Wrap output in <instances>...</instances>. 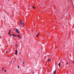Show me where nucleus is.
Segmentation results:
<instances>
[{
    "label": "nucleus",
    "mask_w": 74,
    "mask_h": 74,
    "mask_svg": "<svg viewBox=\"0 0 74 74\" xmlns=\"http://www.w3.org/2000/svg\"><path fill=\"white\" fill-rule=\"evenodd\" d=\"M53 73L54 74H55L56 73V71L55 70L54 71Z\"/></svg>",
    "instance_id": "nucleus-3"
},
{
    "label": "nucleus",
    "mask_w": 74,
    "mask_h": 74,
    "mask_svg": "<svg viewBox=\"0 0 74 74\" xmlns=\"http://www.w3.org/2000/svg\"><path fill=\"white\" fill-rule=\"evenodd\" d=\"M21 25H22V26H24V23H21Z\"/></svg>",
    "instance_id": "nucleus-6"
},
{
    "label": "nucleus",
    "mask_w": 74,
    "mask_h": 74,
    "mask_svg": "<svg viewBox=\"0 0 74 74\" xmlns=\"http://www.w3.org/2000/svg\"><path fill=\"white\" fill-rule=\"evenodd\" d=\"M16 37H19V38H20L21 37V36L19 35H18L16 36Z\"/></svg>",
    "instance_id": "nucleus-5"
},
{
    "label": "nucleus",
    "mask_w": 74,
    "mask_h": 74,
    "mask_svg": "<svg viewBox=\"0 0 74 74\" xmlns=\"http://www.w3.org/2000/svg\"><path fill=\"white\" fill-rule=\"evenodd\" d=\"M6 52H8V51H6Z\"/></svg>",
    "instance_id": "nucleus-19"
},
{
    "label": "nucleus",
    "mask_w": 74,
    "mask_h": 74,
    "mask_svg": "<svg viewBox=\"0 0 74 74\" xmlns=\"http://www.w3.org/2000/svg\"><path fill=\"white\" fill-rule=\"evenodd\" d=\"M3 69H4V68H3L2 70H3Z\"/></svg>",
    "instance_id": "nucleus-18"
},
{
    "label": "nucleus",
    "mask_w": 74,
    "mask_h": 74,
    "mask_svg": "<svg viewBox=\"0 0 74 74\" xmlns=\"http://www.w3.org/2000/svg\"><path fill=\"white\" fill-rule=\"evenodd\" d=\"M23 64H25V62H23Z\"/></svg>",
    "instance_id": "nucleus-14"
},
{
    "label": "nucleus",
    "mask_w": 74,
    "mask_h": 74,
    "mask_svg": "<svg viewBox=\"0 0 74 74\" xmlns=\"http://www.w3.org/2000/svg\"><path fill=\"white\" fill-rule=\"evenodd\" d=\"M5 72H6V71H7V70H5Z\"/></svg>",
    "instance_id": "nucleus-15"
},
{
    "label": "nucleus",
    "mask_w": 74,
    "mask_h": 74,
    "mask_svg": "<svg viewBox=\"0 0 74 74\" xmlns=\"http://www.w3.org/2000/svg\"><path fill=\"white\" fill-rule=\"evenodd\" d=\"M67 64H69V63L68 62H67Z\"/></svg>",
    "instance_id": "nucleus-17"
},
{
    "label": "nucleus",
    "mask_w": 74,
    "mask_h": 74,
    "mask_svg": "<svg viewBox=\"0 0 74 74\" xmlns=\"http://www.w3.org/2000/svg\"><path fill=\"white\" fill-rule=\"evenodd\" d=\"M32 8H33V9H35V5L33 6Z\"/></svg>",
    "instance_id": "nucleus-7"
},
{
    "label": "nucleus",
    "mask_w": 74,
    "mask_h": 74,
    "mask_svg": "<svg viewBox=\"0 0 74 74\" xmlns=\"http://www.w3.org/2000/svg\"><path fill=\"white\" fill-rule=\"evenodd\" d=\"M12 35L13 36H14V37H16V35H15L14 34H12Z\"/></svg>",
    "instance_id": "nucleus-8"
},
{
    "label": "nucleus",
    "mask_w": 74,
    "mask_h": 74,
    "mask_svg": "<svg viewBox=\"0 0 74 74\" xmlns=\"http://www.w3.org/2000/svg\"><path fill=\"white\" fill-rule=\"evenodd\" d=\"M20 23H21V24L22 23V20H21V21H20Z\"/></svg>",
    "instance_id": "nucleus-12"
},
{
    "label": "nucleus",
    "mask_w": 74,
    "mask_h": 74,
    "mask_svg": "<svg viewBox=\"0 0 74 74\" xmlns=\"http://www.w3.org/2000/svg\"><path fill=\"white\" fill-rule=\"evenodd\" d=\"M73 64H74V63H73Z\"/></svg>",
    "instance_id": "nucleus-21"
},
{
    "label": "nucleus",
    "mask_w": 74,
    "mask_h": 74,
    "mask_svg": "<svg viewBox=\"0 0 74 74\" xmlns=\"http://www.w3.org/2000/svg\"><path fill=\"white\" fill-rule=\"evenodd\" d=\"M58 65L59 66H61L60 65V63H59L58 64Z\"/></svg>",
    "instance_id": "nucleus-10"
},
{
    "label": "nucleus",
    "mask_w": 74,
    "mask_h": 74,
    "mask_svg": "<svg viewBox=\"0 0 74 74\" xmlns=\"http://www.w3.org/2000/svg\"><path fill=\"white\" fill-rule=\"evenodd\" d=\"M10 33H11V30H9V32H8V34H9V35H10V36H11V34H10Z\"/></svg>",
    "instance_id": "nucleus-2"
},
{
    "label": "nucleus",
    "mask_w": 74,
    "mask_h": 74,
    "mask_svg": "<svg viewBox=\"0 0 74 74\" xmlns=\"http://www.w3.org/2000/svg\"><path fill=\"white\" fill-rule=\"evenodd\" d=\"M16 53H15V55H17V53H18V51H17V50H16L15 51Z\"/></svg>",
    "instance_id": "nucleus-4"
},
{
    "label": "nucleus",
    "mask_w": 74,
    "mask_h": 74,
    "mask_svg": "<svg viewBox=\"0 0 74 74\" xmlns=\"http://www.w3.org/2000/svg\"><path fill=\"white\" fill-rule=\"evenodd\" d=\"M16 32L17 34H19L20 33V32H19V30L16 28Z\"/></svg>",
    "instance_id": "nucleus-1"
},
{
    "label": "nucleus",
    "mask_w": 74,
    "mask_h": 74,
    "mask_svg": "<svg viewBox=\"0 0 74 74\" xmlns=\"http://www.w3.org/2000/svg\"><path fill=\"white\" fill-rule=\"evenodd\" d=\"M18 69H19V66H18Z\"/></svg>",
    "instance_id": "nucleus-13"
},
{
    "label": "nucleus",
    "mask_w": 74,
    "mask_h": 74,
    "mask_svg": "<svg viewBox=\"0 0 74 74\" xmlns=\"http://www.w3.org/2000/svg\"><path fill=\"white\" fill-rule=\"evenodd\" d=\"M38 36H39V34H38L37 35H36V36L37 37H38Z\"/></svg>",
    "instance_id": "nucleus-11"
},
{
    "label": "nucleus",
    "mask_w": 74,
    "mask_h": 74,
    "mask_svg": "<svg viewBox=\"0 0 74 74\" xmlns=\"http://www.w3.org/2000/svg\"><path fill=\"white\" fill-rule=\"evenodd\" d=\"M47 60H48V62H50V61H51V59H48Z\"/></svg>",
    "instance_id": "nucleus-9"
},
{
    "label": "nucleus",
    "mask_w": 74,
    "mask_h": 74,
    "mask_svg": "<svg viewBox=\"0 0 74 74\" xmlns=\"http://www.w3.org/2000/svg\"><path fill=\"white\" fill-rule=\"evenodd\" d=\"M16 45V46H18L17 45Z\"/></svg>",
    "instance_id": "nucleus-20"
},
{
    "label": "nucleus",
    "mask_w": 74,
    "mask_h": 74,
    "mask_svg": "<svg viewBox=\"0 0 74 74\" xmlns=\"http://www.w3.org/2000/svg\"><path fill=\"white\" fill-rule=\"evenodd\" d=\"M73 62V64H74V62L73 61V62Z\"/></svg>",
    "instance_id": "nucleus-16"
}]
</instances>
